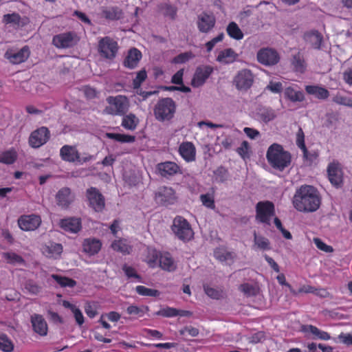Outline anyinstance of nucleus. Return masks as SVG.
Instances as JSON below:
<instances>
[{
    "label": "nucleus",
    "mask_w": 352,
    "mask_h": 352,
    "mask_svg": "<svg viewBox=\"0 0 352 352\" xmlns=\"http://www.w3.org/2000/svg\"><path fill=\"white\" fill-rule=\"evenodd\" d=\"M321 204L318 190L311 185H302L296 189L292 199L294 208L302 212L316 211Z\"/></svg>",
    "instance_id": "1"
},
{
    "label": "nucleus",
    "mask_w": 352,
    "mask_h": 352,
    "mask_svg": "<svg viewBox=\"0 0 352 352\" xmlns=\"http://www.w3.org/2000/svg\"><path fill=\"white\" fill-rule=\"evenodd\" d=\"M274 214V205L272 201H264L256 204V218L259 222L270 225L271 217Z\"/></svg>",
    "instance_id": "8"
},
{
    "label": "nucleus",
    "mask_w": 352,
    "mask_h": 352,
    "mask_svg": "<svg viewBox=\"0 0 352 352\" xmlns=\"http://www.w3.org/2000/svg\"><path fill=\"white\" fill-rule=\"evenodd\" d=\"M30 51L28 46L25 45L20 50H8L5 57L12 64H20L25 62L30 56Z\"/></svg>",
    "instance_id": "19"
},
{
    "label": "nucleus",
    "mask_w": 352,
    "mask_h": 352,
    "mask_svg": "<svg viewBox=\"0 0 352 352\" xmlns=\"http://www.w3.org/2000/svg\"><path fill=\"white\" fill-rule=\"evenodd\" d=\"M250 146L247 141H243L241 146L237 148V153L243 159L249 157Z\"/></svg>",
    "instance_id": "61"
},
{
    "label": "nucleus",
    "mask_w": 352,
    "mask_h": 352,
    "mask_svg": "<svg viewBox=\"0 0 352 352\" xmlns=\"http://www.w3.org/2000/svg\"><path fill=\"white\" fill-rule=\"evenodd\" d=\"M216 23L215 16L212 13L202 12L198 16L197 25L199 32L208 33L213 29Z\"/></svg>",
    "instance_id": "17"
},
{
    "label": "nucleus",
    "mask_w": 352,
    "mask_h": 352,
    "mask_svg": "<svg viewBox=\"0 0 352 352\" xmlns=\"http://www.w3.org/2000/svg\"><path fill=\"white\" fill-rule=\"evenodd\" d=\"M117 41L109 36H104L98 41V52L105 59L113 60L118 51Z\"/></svg>",
    "instance_id": "6"
},
{
    "label": "nucleus",
    "mask_w": 352,
    "mask_h": 352,
    "mask_svg": "<svg viewBox=\"0 0 352 352\" xmlns=\"http://www.w3.org/2000/svg\"><path fill=\"white\" fill-rule=\"evenodd\" d=\"M195 57V55L191 52H186L181 53L174 57L173 63L175 64H182L188 61L190 59Z\"/></svg>",
    "instance_id": "55"
},
{
    "label": "nucleus",
    "mask_w": 352,
    "mask_h": 352,
    "mask_svg": "<svg viewBox=\"0 0 352 352\" xmlns=\"http://www.w3.org/2000/svg\"><path fill=\"white\" fill-rule=\"evenodd\" d=\"M259 63L265 66H273L276 65L280 60L278 53L272 48H262L256 55Z\"/></svg>",
    "instance_id": "15"
},
{
    "label": "nucleus",
    "mask_w": 352,
    "mask_h": 352,
    "mask_svg": "<svg viewBox=\"0 0 352 352\" xmlns=\"http://www.w3.org/2000/svg\"><path fill=\"white\" fill-rule=\"evenodd\" d=\"M33 331L41 336H45L48 333V325L44 317L38 314H34L30 317Z\"/></svg>",
    "instance_id": "20"
},
{
    "label": "nucleus",
    "mask_w": 352,
    "mask_h": 352,
    "mask_svg": "<svg viewBox=\"0 0 352 352\" xmlns=\"http://www.w3.org/2000/svg\"><path fill=\"white\" fill-rule=\"evenodd\" d=\"M155 199L163 206L173 204L176 201L175 192L170 187H160L155 194Z\"/></svg>",
    "instance_id": "16"
},
{
    "label": "nucleus",
    "mask_w": 352,
    "mask_h": 352,
    "mask_svg": "<svg viewBox=\"0 0 352 352\" xmlns=\"http://www.w3.org/2000/svg\"><path fill=\"white\" fill-rule=\"evenodd\" d=\"M284 96L287 100L292 102H302L305 100V96L302 91L292 86L285 89Z\"/></svg>",
    "instance_id": "32"
},
{
    "label": "nucleus",
    "mask_w": 352,
    "mask_h": 352,
    "mask_svg": "<svg viewBox=\"0 0 352 352\" xmlns=\"http://www.w3.org/2000/svg\"><path fill=\"white\" fill-rule=\"evenodd\" d=\"M226 32L230 38L238 41L241 40L244 36L239 25L234 21L228 25Z\"/></svg>",
    "instance_id": "39"
},
{
    "label": "nucleus",
    "mask_w": 352,
    "mask_h": 352,
    "mask_svg": "<svg viewBox=\"0 0 352 352\" xmlns=\"http://www.w3.org/2000/svg\"><path fill=\"white\" fill-rule=\"evenodd\" d=\"M162 10L164 12V15L170 17L171 19H175L177 15V8L170 4L165 3L162 6Z\"/></svg>",
    "instance_id": "58"
},
{
    "label": "nucleus",
    "mask_w": 352,
    "mask_h": 352,
    "mask_svg": "<svg viewBox=\"0 0 352 352\" xmlns=\"http://www.w3.org/2000/svg\"><path fill=\"white\" fill-rule=\"evenodd\" d=\"M101 14L107 20L118 21L123 18L124 12L118 6H109L102 8Z\"/></svg>",
    "instance_id": "28"
},
{
    "label": "nucleus",
    "mask_w": 352,
    "mask_h": 352,
    "mask_svg": "<svg viewBox=\"0 0 352 352\" xmlns=\"http://www.w3.org/2000/svg\"><path fill=\"white\" fill-rule=\"evenodd\" d=\"M79 41L75 32L69 31L56 34L52 38V44L58 49H67L74 47Z\"/></svg>",
    "instance_id": "7"
},
{
    "label": "nucleus",
    "mask_w": 352,
    "mask_h": 352,
    "mask_svg": "<svg viewBox=\"0 0 352 352\" xmlns=\"http://www.w3.org/2000/svg\"><path fill=\"white\" fill-rule=\"evenodd\" d=\"M50 138V131L48 128L41 126L33 131L28 140L32 148H38L44 145Z\"/></svg>",
    "instance_id": "12"
},
{
    "label": "nucleus",
    "mask_w": 352,
    "mask_h": 352,
    "mask_svg": "<svg viewBox=\"0 0 352 352\" xmlns=\"http://www.w3.org/2000/svg\"><path fill=\"white\" fill-rule=\"evenodd\" d=\"M147 78V74L144 69L137 73L136 77L133 80V85L135 89L139 88L142 83Z\"/></svg>",
    "instance_id": "57"
},
{
    "label": "nucleus",
    "mask_w": 352,
    "mask_h": 352,
    "mask_svg": "<svg viewBox=\"0 0 352 352\" xmlns=\"http://www.w3.org/2000/svg\"><path fill=\"white\" fill-rule=\"evenodd\" d=\"M156 315L166 318H171L178 316V309L173 307H166L156 312Z\"/></svg>",
    "instance_id": "56"
},
{
    "label": "nucleus",
    "mask_w": 352,
    "mask_h": 352,
    "mask_svg": "<svg viewBox=\"0 0 352 352\" xmlns=\"http://www.w3.org/2000/svg\"><path fill=\"white\" fill-rule=\"evenodd\" d=\"M305 91L308 94L313 95L319 100H326L329 96V91L318 85H307Z\"/></svg>",
    "instance_id": "31"
},
{
    "label": "nucleus",
    "mask_w": 352,
    "mask_h": 352,
    "mask_svg": "<svg viewBox=\"0 0 352 352\" xmlns=\"http://www.w3.org/2000/svg\"><path fill=\"white\" fill-rule=\"evenodd\" d=\"M254 243L260 250L265 251L271 249L270 240L261 235H258L256 232H254Z\"/></svg>",
    "instance_id": "40"
},
{
    "label": "nucleus",
    "mask_w": 352,
    "mask_h": 352,
    "mask_svg": "<svg viewBox=\"0 0 352 352\" xmlns=\"http://www.w3.org/2000/svg\"><path fill=\"white\" fill-rule=\"evenodd\" d=\"M213 72L214 68L210 65H203L198 66L192 78L191 85L196 88L203 86Z\"/></svg>",
    "instance_id": "13"
},
{
    "label": "nucleus",
    "mask_w": 352,
    "mask_h": 352,
    "mask_svg": "<svg viewBox=\"0 0 352 352\" xmlns=\"http://www.w3.org/2000/svg\"><path fill=\"white\" fill-rule=\"evenodd\" d=\"M199 198L202 204L207 208L212 210L215 208L214 197L213 194H201Z\"/></svg>",
    "instance_id": "50"
},
{
    "label": "nucleus",
    "mask_w": 352,
    "mask_h": 352,
    "mask_svg": "<svg viewBox=\"0 0 352 352\" xmlns=\"http://www.w3.org/2000/svg\"><path fill=\"white\" fill-rule=\"evenodd\" d=\"M25 290L32 295H38L42 291V286L32 279L25 283Z\"/></svg>",
    "instance_id": "47"
},
{
    "label": "nucleus",
    "mask_w": 352,
    "mask_h": 352,
    "mask_svg": "<svg viewBox=\"0 0 352 352\" xmlns=\"http://www.w3.org/2000/svg\"><path fill=\"white\" fill-rule=\"evenodd\" d=\"M89 206L96 212H101L105 206V200L102 193L95 187H90L86 191Z\"/></svg>",
    "instance_id": "11"
},
{
    "label": "nucleus",
    "mask_w": 352,
    "mask_h": 352,
    "mask_svg": "<svg viewBox=\"0 0 352 352\" xmlns=\"http://www.w3.org/2000/svg\"><path fill=\"white\" fill-rule=\"evenodd\" d=\"M254 74L250 69L239 70L233 79V84L239 91H247L254 83Z\"/></svg>",
    "instance_id": "9"
},
{
    "label": "nucleus",
    "mask_w": 352,
    "mask_h": 352,
    "mask_svg": "<svg viewBox=\"0 0 352 352\" xmlns=\"http://www.w3.org/2000/svg\"><path fill=\"white\" fill-rule=\"evenodd\" d=\"M41 217L38 214H23L18 219L19 227L23 231H34L41 224Z\"/></svg>",
    "instance_id": "14"
},
{
    "label": "nucleus",
    "mask_w": 352,
    "mask_h": 352,
    "mask_svg": "<svg viewBox=\"0 0 352 352\" xmlns=\"http://www.w3.org/2000/svg\"><path fill=\"white\" fill-rule=\"evenodd\" d=\"M42 252L47 258L57 259L63 252V246L60 243L50 242L43 246Z\"/></svg>",
    "instance_id": "27"
},
{
    "label": "nucleus",
    "mask_w": 352,
    "mask_h": 352,
    "mask_svg": "<svg viewBox=\"0 0 352 352\" xmlns=\"http://www.w3.org/2000/svg\"><path fill=\"white\" fill-rule=\"evenodd\" d=\"M214 256L217 259L221 261H226L233 258L232 252H228L221 248H218L214 250Z\"/></svg>",
    "instance_id": "52"
},
{
    "label": "nucleus",
    "mask_w": 352,
    "mask_h": 352,
    "mask_svg": "<svg viewBox=\"0 0 352 352\" xmlns=\"http://www.w3.org/2000/svg\"><path fill=\"white\" fill-rule=\"evenodd\" d=\"M136 292L143 296L156 297L160 295V292L157 289L147 288L143 285H138L135 287Z\"/></svg>",
    "instance_id": "48"
},
{
    "label": "nucleus",
    "mask_w": 352,
    "mask_h": 352,
    "mask_svg": "<svg viewBox=\"0 0 352 352\" xmlns=\"http://www.w3.org/2000/svg\"><path fill=\"white\" fill-rule=\"evenodd\" d=\"M21 17L18 13L6 14L3 15V22L6 24L21 25Z\"/></svg>",
    "instance_id": "51"
},
{
    "label": "nucleus",
    "mask_w": 352,
    "mask_h": 352,
    "mask_svg": "<svg viewBox=\"0 0 352 352\" xmlns=\"http://www.w3.org/2000/svg\"><path fill=\"white\" fill-rule=\"evenodd\" d=\"M159 261L160 267L164 270L171 272L175 269L173 258L168 252L162 254Z\"/></svg>",
    "instance_id": "37"
},
{
    "label": "nucleus",
    "mask_w": 352,
    "mask_h": 352,
    "mask_svg": "<svg viewBox=\"0 0 352 352\" xmlns=\"http://www.w3.org/2000/svg\"><path fill=\"white\" fill-rule=\"evenodd\" d=\"M239 289L247 297L255 296L259 292V288L255 285L243 283L239 285Z\"/></svg>",
    "instance_id": "43"
},
{
    "label": "nucleus",
    "mask_w": 352,
    "mask_h": 352,
    "mask_svg": "<svg viewBox=\"0 0 352 352\" xmlns=\"http://www.w3.org/2000/svg\"><path fill=\"white\" fill-rule=\"evenodd\" d=\"M291 64L293 67L294 72L303 74L307 69V63L302 53L298 52L297 54L292 56Z\"/></svg>",
    "instance_id": "30"
},
{
    "label": "nucleus",
    "mask_w": 352,
    "mask_h": 352,
    "mask_svg": "<svg viewBox=\"0 0 352 352\" xmlns=\"http://www.w3.org/2000/svg\"><path fill=\"white\" fill-rule=\"evenodd\" d=\"M149 310L148 307L145 306L139 307L135 305H130L126 309V312L129 315H134L138 317H142Z\"/></svg>",
    "instance_id": "53"
},
{
    "label": "nucleus",
    "mask_w": 352,
    "mask_h": 352,
    "mask_svg": "<svg viewBox=\"0 0 352 352\" xmlns=\"http://www.w3.org/2000/svg\"><path fill=\"white\" fill-rule=\"evenodd\" d=\"M258 116L265 123H267L276 117V113L272 108H263L260 110Z\"/></svg>",
    "instance_id": "46"
},
{
    "label": "nucleus",
    "mask_w": 352,
    "mask_h": 352,
    "mask_svg": "<svg viewBox=\"0 0 352 352\" xmlns=\"http://www.w3.org/2000/svg\"><path fill=\"white\" fill-rule=\"evenodd\" d=\"M14 349L12 340L5 333L0 334V350L4 352H11Z\"/></svg>",
    "instance_id": "45"
},
{
    "label": "nucleus",
    "mask_w": 352,
    "mask_h": 352,
    "mask_svg": "<svg viewBox=\"0 0 352 352\" xmlns=\"http://www.w3.org/2000/svg\"><path fill=\"white\" fill-rule=\"evenodd\" d=\"M215 179L221 183L226 182L228 177V170L224 166H219L214 171Z\"/></svg>",
    "instance_id": "54"
},
{
    "label": "nucleus",
    "mask_w": 352,
    "mask_h": 352,
    "mask_svg": "<svg viewBox=\"0 0 352 352\" xmlns=\"http://www.w3.org/2000/svg\"><path fill=\"white\" fill-rule=\"evenodd\" d=\"M238 57V54L232 48H227L219 52L217 56V61L228 65L234 63Z\"/></svg>",
    "instance_id": "29"
},
{
    "label": "nucleus",
    "mask_w": 352,
    "mask_h": 352,
    "mask_svg": "<svg viewBox=\"0 0 352 352\" xmlns=\"http://www.w3.org/2000/svg\"><path fill=\"white\" fill-rule=\"evenodd\" d=\"M304 331L306 332H310L313 334L314 336V339H319L321 340H329L331 339V336L328 332L322 331L316 326L311 324L305 326L304 327Z\"/></svg>",
    "instance_id": "35"
},
{
    "label": "nucleus",
    "mask_w": 352,
    "mask_h": 352,
    "mask_svg": "<svg viewBox=\"0 0 352 352\" xmlns=\"http://www.w3.org/2000/svg\"><path fill=\"white\" fill-rule=\"evenodd\" d=\"M59 226L64 231L71 233H77L82 228L80 219L76 217L61 219Z\"/></svg>",
    "instance_id": "22"
},
{
    "label": "nucleus",
    "mask_w": 352,
    "mask_h": 352,
    "mask_svg": "<svg viewBox=\"0 0 352 352\" xmlns=\"http://www.w3.org/2000/svg\"><path fill=\"white\" fill-rule=\"evenodd\" d=\"M296 145L302 150L305 157H307L308 150L305 143V134L302 128H299L296 133Z\"/></svg>",
    "instance_id": "49"
},
{
    "label": "nucleus",
    "mask_w": 352,
    "mask_h": 352,
    "mask_svg": "<svg viewBox=\"0 0 352 352\" xmlns=\"http://www.w3.org/2000/svg\"><path fill=\"white\" fill-rule=\"evenodd\" d=\"M172 230L175 236L184 242L193 239L194 232L189 222L182 216H177L173 219Z\"/></svg>",
    "instance_id": "5"
},
{
    "label": "nucleus",
    "mask_w": 352,
    "mask_h": 352,
    "mask_svg": "<svg viewBox=\"0 0 352 352\" xmlns=\"http://www.w3.org/2000/svg\"><path fill=\"white\" fill-rule=\"evenodd\" d=\"M304 39L311 43L314 49H320L322 42V36L317 30H312L305 33Z\"/></svg>",
    "instance_id": "33"
},
{
    "label": "nucleus",
    "mask_w": 352,
    "mask_h": 352,
    "mask_svg": "<svg viewBox=\"0 0 352 352\" xmlns=\"http://www.w3.org/2000/svg\"><path fill=\"white\" fill-rule=\"evenodd\" d=\"M266 157L271 166L279 170L288 167L292 161L291 154L285 151L283 146L276 143L272 144L267 149Z\"/></svg>",
    "instance_id": "2"
},
{
    "label": "nucleus",
    "mask_w": 352,
    "mask_h": 352,
    "mask_svg": "<svg viewBox=\"0 0 352 352\" xmlns=\"http://www.w3.org/2000/svg\"><path fill=\"white\" fill-rule=\"evenodd\" d=\"M205 293L210 298L214 299H219L221 296V292L209 287L208 285H204Z\"/></svg>",
    "instance_id": "64"
},
{
    "label": "nucleus",
    "mask_w": 352,
    "mask_h": 352,
    "mask_svg": "<svg viewBox=\"0 0 352 352\" xmlns=\"http://www.w3.org/2000/svg\"><path fill=\"white\" fill-rule=\"evenodd\" d=\"M122 270L129 278H135L140 282L141 281V276L137 273L136 270L133 267L128 266L125 264L122 266Z\"/></svg>",
    "instance_id": "60"
},
{
    "label": "nucleus",
    "mask_w": 352,
    "mask_h": 352,
    "mask_svg": "<svg viewBox=\"0 0 352 352\" xmlns=\"http://www.w3.org/2000/svg\"><path fill=\"white\" fill-rule=\"evenodd\" d=\"M60 158L67 162L83 164L91 160V156L80 158V154L75 146L64 145L60 149Z\"/></svg>",
    "instance_id": "10"
},
{
    "label": "nucleus",
    "mask_w": 352,
    "mask_h": 352,
    "mask_svg": "<svg viewBox=\"0 0 352 352\" xmlns=\"http://www.w3.org/2000/svg\"><path fill=\"white\" fill-rule=\"evenodd\" d=\"M52 278L62 287H74L76 285V281L72 278L66 276H62L58 274H52Z\"/></svg>",
    "instance_id": "42"
},
{
    "label": "nucleus",
    "mask_w": 352,
    "mask_h": 352,
    "mask_svg": "<svg viewBox=\"0 0 352 352\" xmlns=\"http://www.w3.org/2000/svg\"><path fill=\"white\" fill-rule=\"evenodd\" d=\"M3 257L6 260L7 263L11 265L25 264V261L22 256L14 252H4Z\"/></svg>",
    "instance_id": "44"
},
{
    "label": "nucleus",
    "mask_w": 352,
    "mask_h": 352,
    "mask_svg": "<svg viewBox=\"0 0 352 352\" xmlns=\"http://www.w3.org/2000/svg\"><path fill=\"white\" fill-rule=\"evenodd\" d=\"M223 38H224L223 33H220L218 36H217L216 37L213 38L210 41H208L205 44V46L206 47V51L208 52H210L212 50V49L214 48V47L215 46V45L217 43L222 41Z\"/></svg>",
    "instance_id": "62"
},
{
    "label": "nucleus",
    "mask_w": 352,
    "mask_h": 352,
    "mask_svg": "<svg viewBox=\"0 0 352 352\" xmlns=\"http://www.w3.org/2000/svg\"><path fill=\"white\" fill-rule=\"evenodd\" d=\"M156 169L162 177L166 178L181 173L180 166L177 163L171 161L157 164Z\"/></svg>",
    "instance_id": "18"
},
{
    "label": "nucleus",
    "mask_w": 352,
    "mask_h": 352,
    "mask_svg": "<svg viewBox=\"0 0 352 352\" xmlns=\"http://www.w3.org/2000/svg\"><path fill=\"white\" fill-rule=\"evenodd\" d=\"M17 157L18 155L16 150L14 148H11L0 153V163L7 165L12 164L16 162Z\"/></svg>",
    "instance_id": "36"
},
{
    "label": "nucleus",
    "mask_w": 352,
    "mask_h": 352,
    "mask_svg": "<svg viewBox=\"0 0 352 352\" xmlns=\"http://www.w3.org/2000/svg\"><path fill=\"white\" fill-rule=\"evenodd\" d=\"M179 153L186 162H192L195 160L196 149L190 142H184L179 146Z\"/></svg>",
    "instance_id": "26"
},
{
    "label": "nucleus",
    "mask_w": 352,
    "mask_h": 352,
    "mask_svg": "<svg viewBox=\"0 0 352 352\" xmlns=\"http://www.w3.org/2000/svg\"><path fill=\"white\" fill-rule=\"evenodd\" d=\"M330 182L335 186H340L342 183V172L338 163H330L327 168Z\"/></svg>",
    "instance_id": "21"
},
{
    "label": "nucleus",
    "mask_w": 352,
    "mask_h": 352,
    "mask_svg": "<svg viewBox=\"0 0 352 352\" xmlns=\"http://www.w3.org/2000/svg\"><path fill=\"white\" fill-rule=\"evenodd\" d=\"M107 102L109 105L104 108L103 111L104 114L124 116L128 111L129 101L124 96H109Z\"/></svg>",
    "instance_id": "4"
},
{
    "label": "nucleus",
    "mask_w": 352,
    "mask_h": 352,
    "mask_svg": "<svg viewBox=\"0 0 352 352\" xmlns=\"http://www.w3.org/2000/svg\"><path fill=\"white\" fill-rule=\"evenodd\" d=\"M57 204L63 208H67L74 199L71 189L68 187L60 188L56 195Z\"/></svg>",
    "instance_id": "24"
},
{
    "label": "nucleus",
    "mask_w": 352,
    "mask_h": 352,
    "mask_svg": "<svg viewBox=\"0 0 352 352\" xmlns=\"http://www.w3.org/2000/svg\"><path fill=\"white\" fill-rule=\"evenodd\" d=\"M176 110L175 101L170 98L160 100L154 109L155 118L160 122L171 120Z\"/></svg>",
    "instance_id": "3"
},
{
    "label": "nucleus",
    "mask_w": 352,
    "mask_h": 352,
    "mask_svg": "<svg viewBox=\"0 0 352 352\" xmlns=\"http://www.w3.org/2000/svg\"><path fill=\"white\" fill-rule=\"evenodd\" d=\"M314 243L317 248L321 251L327 253H331L333 252V248L331 245L326 244L319 238H314Z\"/></svg>",
    "instance_id": "59"
},
{
    "label": "nucleus",
    "mask_w": 352,
    "mask_h": 352,
    "mask_svg": "<svg viewBox=\"0 0 352 352\" xmlns=\"http://www.w3.org/2000/svg\"><path fill=\"white\" fill-rule=\"evenodd\" d=\"M106 137L121 143H132L135 140L134 135L127 134L107 133Z\"/></svg>",
    "instance_id": "41"
},
{
    "label": "nucleus",
    "mask_w": 352,
    "mask_h": 352,
    "mask_svg": "<svg viewBox=\"0 0 352 352\" xmlns=\"http://www.w3.org/2000/svg\"><path fill=\"white\" fill-rule=\"evenodd\" d=\"M139 124V119L133 113H129L128 115H124L121 125L125 129L129 131H134L138 124Z\"/></svg>",
    "instance_id": "34"
},
{
    "label": "nucleus",
    "mask_w": 352,
    "mask_h": 352,
    "mask_svg": "<svg viewBox=\"0 0 352 352\" xmlns=\"http://www.w3.org/2000/svg\"><path fill=\"white\" fill-rule=\"evenodd\" d=\"M102 248V242L96 238H87L82 242L83 252L89 256L97 254Z\"/></svg>",
    "instance_id": "25"
},
{
    "label": "nucleus",
    "mask_w": 352,
    "mask_h": 352,
    "mask_svg": "<svg viewBox=\"0 0 352 352\" xmlns=\"http://www.w3.org/2000/svg\"><path fill=\"white\" fill-rule=\"evenodd\" d=\"M265 89L272 93L280 94L283 90V84L280 82L270 81Z\"/></svg>",
    "instance_id": "63"
},
{
    "label": "nucleus",
    "mask_w": 352,
    "mask_h": 352,
    "mask_svg": "<svg viewBox=\"0 0 352 352\" xmlns=\"http://www.w3.org/2000/svg\"><path fill=\"white\" fill-rule=\"evenodd\" d=\"M111 248L113 250L122 252L124 254H129L132 250L126 240L123 239L114 241L111 244Z\"/></svg>",
    "instance_id": "38"
},
{
    "label": "nucleus",
    "mask_w": 352,
    "mask_h": 352,
    "mask_svg": "<svg viewBox=\"0 0 352 352\" xmlns=\"http://www.w3.org/2000/svg\"><path fill=\"white\" fill-rule=\"evenodd\" d=\"M142 57V52L135 47H133L128 51L123 65L129 69L135 68Z\"/></svg>",
    "instance_id": "23"
}]
</instances>
